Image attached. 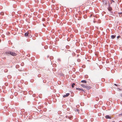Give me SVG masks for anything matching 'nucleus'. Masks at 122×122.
<instances>
[{"label":"nucleus","instance_id":"f257e3e1","mask_svg":"<svg viewBox=\"0 0 122 122\" xmlns=\"http://www.w3.org/2000/svg\"><path fill=\"white\" fill-rule=\"evenodd\" d=\"M5 53L7 55L9 54H10L11 55L14 56H15L17 55L16 54L15 52L11 51H7L5 52Z\"/></svg>","mask_w":122,"mask_h":122},{"label":"nucleus","instance_id":"f03ea898","mask_svg":"<svg viewBox=\"0 0 122 122\" xmlns=\"http://www.w3.org/2000/svg\"><path fill=\"white\" fill-rule=\"evenodd\" d=\"M81 86L84 88H85L86 89L89 90L91 88V87L90 86H88L84 84H82L81 85Z\"/></svg>","mask_w":122,"mask_h":122},{"label":"nucleus","instance_id":"7ed1b4c3","mask_svg":"<svg viewBox=\"0 0 122 122\" xmlns=\"http://www.w3.org/2000/svg\"><path fill=\"white\" fill-rule=\"evenodd\" d=\"M70 95L69 93H67L66 95H64L63 96V97H65L69 96Z\"/></svg>","mask_w":122,"mask_h":122},{"label":"nucleus","instance_id":"20e7f679","mask_svg":"<svg viewBox=\"0 0 122 122\" xmlns=\"http://www.w3.org/2000/svg\"><path fill=\"white\" fill-rule=\"evenodd\" d=\"M76 90H79V91H84L83 90V89L82 88H76Z\"/></svg>","mask_w":122,"mask_h":122},{"label":"nucleus","instance_id":"39448f33","mask_svg":"<svg viewBox=\"0 0 122 122\" xmlns=\"http://www.w3.org/2000/svg\"><path fill=\"white\" fill-rule=\"evenodd\" d=\"M75 111L76 112H77V113H79V110L78 109H75Z\"/></svg>","mask_w":122,"mask_h":122},{"label":"nucleus","instance_id":"423d86ee","mask_svg":"<svg viewBox=\"0 0 122 122\" xmlns=\"http://www.w3.org/2000/svg\"><path fill=\"white\" fill-rule=\"evenodd\" d=\"M105 117L107 119L111 118V117L109 116V115H108L106 116Z\"/></svg>","mask_w":122,"mask_h":122},{"label":"nucleus","instance_id":"0eeeda50","mask_svg":"<svg viewBox=\"0 0 122 122\" xmlns=\"http://www.w3.org/2000/svg\"><path fill=\"white\" fill-rule=\"evenodd\" d=\"M81 82L82 83H86L87 82L86 80H82L81 81Z\"/></svg>","mask_w":122,"mask_h":122},{"label":"nucleus","instance_id":"6e6552de","mask_svg":"<svg viewBox=\"0 0 122 122\" xmlns=\"http://www.w3.org/2000/svg\"><path fill=\"white\" fill-rule=\"evenodd\" d=\"M29 35V33L28 32H26L25 33V36H28Z\"/></svg>","mask_w":122,"mask_h":122},{"label":"nucleus","instance_id":"1a4fd4ad","mask_svg":"<svg viewBox=\"0 0 122 122\" xmlns=\"http://www.w3.org/2000/svg\"><path fill=\"white\" fill-rule=\"evenodd\" d=\"M116 36L115 35H112L111 36V37L112 39H113L116 37Z\"/></svg>","mask_w":122,"mask_h":122},{"label":"nucleus","instance_id":"9d476101","mask_svg":"<svg viewBox=\"0 0 122 122\" xmlns=\"http://www.w3.org/2000/svg\"><path fill=\"white\" fill-rule=\"evenodd\" d=\"M108 10L109 11H111L112 10V8L111 7H109L108 8Z\"/></svg>","mask_w":122,"mask_h":122},{"label":"nucleus","instance_id":"9b49d317","mask_svg":"<svg viewBox=\"0 0 122 122\" xmlns=\"http://www.w3.org/2000/svg\"><path fill=\"white\" fill-rule=\"evenodd\" d=\"M75 85V84L74 83H73L72 84V85H71V86L73 88L74 87V86Z\"/></svg>","mask_w":122,"mask_h":122},{"label":"nucleus","instance_id":"f8f14e48","mask_svg":"<svg viewBox=\"0 0 122 122\" xmlns=\"http://www.w3.org/2000/svg\"><path fill=\"white\" fill-rule=\"evenodd\" d=\"M118 14H119V15L120 16H121L120 15L122 14V12H121L120 13H119Z\"/></svg>","mask_w":122,"mask_h":122},{"label":"nucleus","instance_id":"ddd939ff","mask_svg":"<svg viewBox=\"0 0 122 122\" xmlns=\"http://www.w3.org/2000/svg\"><path fill=\"white\" fill-rule=\"evenodd\" d=\"M122 116V114H120L119 115V116Z\"/></svg>","mask_w":122,"mask_h":122},{"label":"nucleus","instance_id":"4468645a","mask_svg":"<svg viewBox=\"0 0 122 122\" xmlns=\"http://www.w3.org/2000/svg\"><path fill=\"white\" fill-rule=\"evenodd\" d=\"M111 1H112V2H113L114 3V2H114V0H111Z\"/></svg>","mask_w":122,"mask_h":122},{"label":"nucleus","instance_id":"2eb2a0df","mask_svg":"<svg viewBox=\"0 0 122 122\" xmlns=\"http://www.w3.org/2000/svg\"><path fill=\"white\" fill-rule=\"evenodd\" d=\"M1 15H3L4 14V13H1Z\"/></svg>","mask_w":122,"mask_h":122},{"label":"nucleus","instance_id":"dca6fc26","mask_svg":"<svg viewBox=\"0 0 122 122\" xmlns=\"http://www.w3.org/2000/svg\"><path fill=\"white\" fill-rule=\"evenodd\" d=\"M114 85L115 86H117L118 85H117V84H114Z\"/></svg>","mask_w":122,"mask_h":122},{"label":"nucleus","instance_id":"f3484780","mask_svg":"<svg viewBox=\"0 0 122 122\" xmlns=\"http://www.w3.org/2000/svg\"><path fill=\"white\" fill-rule=\"evenodd\" d=\"M118 89H119V91H121V90L120 89L118 88Z\"/></svg>","mask_w":122,"mask_h":122},{"label":"nucleus","instance_id":"a211bd4d","mask_svg":"<svg viewBox=\"0 0 122 122\" xmlns=\"http://www.w3.org/2000/svg\"><path fill=\"white\" fill-rule=\"evenodd\" d=\"M120 96H121V97H122V94H121V95H120Z\"/></svg>","mask_w":122,"mask_h":122},{"label":"nucleus","instance_id":"6ab92c4d","mask_svg":"<svg viewBox=\"0 0 122 122\" xmlns=\"http://www.w3.org/2000/svg\"><path fill=\"white\" fill-rule=\"evenodd\" d=\"M120 15L121 16V17L122 16V14Z\"/></svg>","mask_w":122,"mask_h":122}]
</instances>
